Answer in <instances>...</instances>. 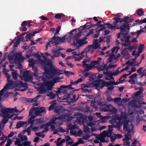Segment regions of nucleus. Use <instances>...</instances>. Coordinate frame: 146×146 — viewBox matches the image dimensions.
<instances>
[{"mask_svg": "<svg viewBox=\"0 0 146 146\" xmlns=\"http://www.w3.org/2000/svg\"><path fill=\"white\" fill-rule=\"evenodd\" d=\"M60 119H64L67 121L71 120L72 119V117L70 116L68 114H62L60 115Z\"/></svg>", "mask_w": 146, "mask_h": 146, "instance_id": "nucleus-19", "label": "nucleus"}, {"mask_svg": "<svg viewBox=\"0 0 146 146\" xmlns=\"http://www.w3.org/2000/svg\"><path fill=\"white\" fill-rule=\"evenodd\" d=\"M21 142V141L20 139L18 138H16V141L15 142V145H17L18 144L20 143Z\"/></svg>", "mask_w": 146, "mask_h": 146, "instance_id": "nucleus-63", "label": "nucleus"}, {"mask_svg": "<svg viewBox=\"0 0 146 146\" xmlns=\"http://www.w3.org/2000/svg\"><path fill=\"white\" fill-rule=\"evenodd\" d=\"M30 72H31L27 70L23 73V76L25 81L27 82L32 80L33 76Z\"/></svg>", "mask_w": 146, "mask_h": 146, "instance_id": "nucleus-13", "label": "nucleus"}, {"mask_svg": "<svg viewBox=\"0 0 146 146\" xmlns=\"http://www.w3.org/2000/svg\"><path fill=\"white\" fill-rule=\"evenodd\" d=\"M3 72L6 74V76L7 77V80L8 79H9L10 78H11V76L7 73L8 71L6 68H3Z\"/></svg>", "mask_w": 146, "mask_h": 146, "instance_id": "nucleus-32", "label": "nucleus"}, {"mask_svg": "<svg viewBox=\"0 0 146 146\" xmlns=\"http://www.w3.org/2000/svg\"><path fill=\"white\" fill-rule=\"evenodd\" d=\"M143 67H140L139 69L137 70V73L141 75L142 77L143 72L142 71L143 70Z\"/></svg>", "mask_w": 146, "mask_h": 146, "instance_id": "nucleus-46", "label": "nucleus"}, {"mask_svg": "<svg viewBox=\"0 0 146 146\" xmlns=\"http://www.w3.org/2000/svg\"><path fill=\"white\" fill-rule=\"evenodd\" d=\"M107 87L108 88L107 89L110 91L112 90L114 88V86L112 84L109 85Z\"/></svg>", "mask_w": 146, "mask_h": 146, "instance_id": "nucleus-58", "label": "nucleus"}, {"mask_svg": "<svg viewBox=\"0 0 146 146\" xmlns=\"http://www.w3.org/2000/svg\"><path fill=\"white\" fill-rule=\"evenodd\" d=\"M62 50V49L59 48L57 50L55 49H52V52L54 53V57H58L60 56V52L59 51Z\"/></svg>", "mask_w": 146, "mask_h": 146, "instance_id": "nucleus-20", "label": "nucleus"}, {"mask_svg": "<svg viewBox=\"0 0 146 146\" xmlns=\"http://www.w3.org/2000/svg\"><path fill=\"white\" fill-rule=\"evenodd\" d=\"M39 94H42L46 92L47 90H46V88L45 87H44L42 85V87H41L39 88Z\"/></svg>", "mask_w": 146, "mask_h": 146, "instance_id": "nucleus-25", "label": "nucleus"}, {"mask_svg": "<svg viewBox=\"0 0 146 146\" xmlns=\"http://www.w3.org/2000/svg\"><path fill=\"white\" fill-rule=\"evenodd\" d=\"M75 31V30L71 31L68 35V37L67 35H66L63 37L59 38V42L65 43L66 42V40H68V42H70L72 39L73 43L72 45L75 46L77 48H79L82 45L87 44L88 42L86 40L87 38L85 37L81 39H79V37L81 36V33L79 32L78 33L75 32L74 34L73 32Z\"/></svg>", "mask_w": 146, "mask_h": 146, "instance_id": "nucleus-2", "label": "nucleus"}, {"mask_svg": "<svg viewBox=\"0 0 146 146\" xmlns=\"http://www.w3.org/2000/svg\"><path fill=\"white\" fill-rule=\"evenodd\" d=\"M61 29L60 27L58 26V27L56 29V32L55 33L54 35H56L57 34H58L59 32H60V30Z\"/></svg>", "mask_w": 146, "mask_h": 146, "instance_id": "nucleus-60", "label": "nucleus"}, {"mask_svg": "<svg viewBox=\"0 0 146 146\" xmlns=\"http://www.w3.org/2000/svg\"><path fill=\"white\" fill-rule=\"evenodd\" d=\"M113 129H111L108 131H104V134L100 135L98 139L101 142L105 143V137L107 136L108 137H110L111 136L113 133Z\"/></svg>", "mask_w": 146, "mask_h": 146, "instance_id": "nucleus-11", "label": "nucleus"}, {"mask_svg": "<svg viewBox=\"0 0 146 146\" xmlns=\"http://www.w3.org/2000/svg\"><path fill=\"white\" fill-rule=\"evenodd\" d=\"M94 31V30L93 29H91V30H90V31L89 33L87 34V35L86 36V37H84V38L86 37L87 38V37L88 36L92 34L93 33ZM87 39V38L86 40Z\"/></svg>", "mask_w": 146, "mask_h": 146, "instance_id": "nucleus-49", "label": "nucleus"}, {"mask_svg": "<svg viewBox=\"0 0 146 146\" xmlns=\"http://www.w3.org/2000/svg\"><path fill=\"white\" fill-rule=\"evenodd\" d=\"M116 118L119 120L117 123V125L114 126V127H117L118 129H119L122 125H123V129L125 124L127 123V125L128 124L129 121L127 119V115L125 112L122 111L121 112L120 115L119 116H116Z\"/></svg>", "mask_w": 146, "mask_h": 146, "instance_id": "nucleus-6", "label": "nucleus"}, {"mask_svg": "<svg viewBox=\"0 0 146 146\" xmlns=\"http://www.w3.org/2000/svg\"><path fill=\"white\" fill-rule=\"evenodd\" d=\"M13 67V66L12 65H10V70H13V71L11 73V74H12V77L13 78L14 80H16L17 79L18 77H17V71L14 70L13 69H12L11 68Z\"/></svg>", "mask_w": 146, "mask_h": 146, "instance_id": "nucleus-18", "label": "nucleus"}, {"mask_svg": "<svg viewBox=\"0 0 146 146\" xmlns=\"http://www.w3.org/2000/svg\"><path fill=\"white\" fill-rule=\"evenodd\" d=\"M63 78L62 77H54L52 79V80L53 83H54V85L57 82L60 81V80Z\"/></svg>", "mask_w": 146, "mask_h": 146, "instance_id": "nucleus-27", "label": "nucleus"}, {"mask_svg": "<svg viewBox=\"0 0 146 146\" xmlns=\"http://www.w3.org/2000/svg\"><path fill=\"white\" fill-rule=\"evenodd\" d=\"M55 92L56 93V94L59 95L62 92L64 94H65L66 93V91L65 90L60 88H58L57 91H55Z\"/></svg>", "mask_w": 146, "mask_h": 146, "instance_id": "nucleus-30", "label": "nucleus"}, {"mask_svg": "<svg viewBox=\"0 0 146 146\" xmlns=\"http://www.w3.org/2000/svg\"><path fill=\"white\" fill-rule=\"evenodd\" d=\"M32 127H33L32 125H31L27 129V132L28 135H30L31 134V131Z\"/></svg>", "mask_w": 146, "mask_h": 146, "instance_id": "nucleus-39", "label": "nucleus"}, {"mask_svg": "<svg viewBox=\"0 0 146 146\" xmlns=\"http://www.w3.org/2000/svg\"><path fill=\"white\" fill-rule=\"evenodd\" d=\"M44 107H35L31 108L29 112V116L31 115L30 118L33 119L36 117L39 116L42 113L45 112Z\"/></svg>", "mask_w": 146, "mask_h": 146, "instance_id": "nucleus-7", "label": "nucleus"}, {"mask_svg": "<svg viewBox=\"0 0 146 146\" xmlns=\"http://www.w3.org/2000/svg\"><path fill=\"white\" fill-rule=\"evenodd\" d=\"M98 48L101 49L100 48V45L98 43V40L96 39L93 40L92 44L88 46L87 47L85 48V50L86 52H88L90 50L92 52H93L94 50Z\"/></svg>", "mask_w": 146, "mask_h": 146, "instance_id": "nucleus-9", "label": "nucleus"}, {"mask_svg": "<svg viewBox=\"0 0 146 146\" xmlns=\"http://www.w3.org/2000/svg\"><path fill=\"white\" fill-rule=\"evenodd\" d=\"M22 35H20L17 36V38L16 41L20 42L21 41L23 40V37L22 36Z\"/></svg>", "mask_w": 146, "mask_h": 146, "instance_id": "nucleus-50", "label": "nucleus"}, {"mask_svg": "<svg viewBox=\"0 0 146 146\" xmlns=\"http://www.w3.org/2000/svg\"><path fill=\"white\" fill-rule=\"evenodd\" d=\"M28 61L29 62V66H32L33 70L34 71V72L33 74L35 77H38V70L37 68L34 65L35 64V61L33 59L30 58L29 60Z\"/></svg>", "mask_w": 146, "mask_h": 146, "instance_id": "nucleus-12", "label": "nucleus"}, {"mask_svg": "<svg viewBox=\"0 0 146 146\" xmlns=\"http://www.w3.org/2000/svg\"><path fill=\"white\" fill-rule=\"evenodd\" d=\"M90 60L88 59H85L84 61L82 62L83 64H87V63H90Z\"/></svg>", "mask_w": 146, "mask_h": 146, "instance_id": "nucleus-56", "label": "nucleus"}, {"mask_svg": "<svg viewBox=\"0 0 146 146\" xmlns=\"http://www.w3.org/2000/svg\"><path fill=\"white\" fill-rule=\"evenodd\" d=\"M144 45L143 44H141L139 46L138 48V50L141 52L142 51V50L143 49V48H144Z\"/></svg>", "mask_w": 146, "mask_h": 146, "instance_id": "nucleus-45", "label": "nucleus"}, {"mask_svg": "<svg viewBox=\"0 0 146 146\" xmlns=\"http://www.w3.org/2000/svg\"><path fill=\"white\" fill-rule=\"evenodd\" d=\"M136 23H134L132 25H131V27H133L135 25H137V24H142L141 23V20L138 19L135 21Z\"/></svg>", "mask_w": 146, "mask_h": 146, "instance_id": "nucleus-40", "label": "nucleus"}, {"mask_svg": "<svg viewBox=\"0 0 146 146\" xmlns=\"http://www.w3.org/2000/svg\"><path fill=\"white\" fill-rule=\"evenodd\" d=\"M118 26L117 24V23H116V22L115 21H114L113 23V25L111 24L112 27L111 28V30L115 31L116 29H120L118 27Z\"/></svg>", "mask_w": 146, "mask_h": 146, "instance_id": "nucleus-28", "label": "nucleus"}, {"mask_svg": "<svg viewBox=\"0 0 146 146\" xmlns=\"http://www.w3.org/2000/svg\"><path fill=\"white\" fill-rule=\"evenodd\" d=\"M33 54L32 53H30L28 54V53H27L26 55V57L27 58H29L30 57L33 56Z\"/></svg>", "mask_w": 146, "mask_h": 146, "instance_id": "nucleus-62", "label": "nucleus"}, {"mask_svg": "<svg viewBox=\"0 0 146 146\" xmlns=\"http://www.w3.org/2000/svg\"><path fill=\"white\" fill-rule=\"evenodd\" d=\"M121 72H119L118 69H117L115 70V72H113L111 73L112 75V76H115L116 75L119 74Z\"/></svg>", "mask_w": 146, "mask_h": 146, "instance_id": "nucleus-54", "label": "nucleus"}, {"mask_svg": "<svg viewBox=\"0 0 146 146\" xmlns=\"http://www.w3.org/2000/svg\"><path fill=\"white\" fill-rule=\"evenodd\" d=\"M109 82L103 81V80H102V81L101 82V84L100 85V88H102L105 86H106V87H108V86L109 85Z\"/></svg>", "mask_w": 146, "mask_h": 146, "instance_id": "nucleus-24", "label": "nucleus"}, {"mask_svg": "<svg viewBox=\"0 0 146 146\" xmlns=\"http://www.w3.org/2000/svg\"><path fill=\"white\" fill-rule=\"evenodd\" d=\"M120 83L119 82H113V81H110L109 82V85H110L111 84L113 86L114 85H116Z\"/></svg>", "mask_w": 146, "mask_h": 146, "instance_id": "nucleus-55", "label": "nucleus"}, {"mask_svg": "<svg viewBox=\"0 0 146 146\" xmlns=\"http://www.w3.org/2000/svg\"><path fill=\"white\" fill-rule=\"evenodd\" d=\"M25 123V122L20 121L17 123L16 127L18 129L23 126Z\"/></svg>", "mask_w": 146, "mask_h": 146, "instance_id": "nucleus-29", "label": "nucleus"}, {"mask_svg": "<svg viewBox=\"0 0 146 146\" xmlns=\"http://www.w3.org/2000/svg\"><path fill=\"white\" fill-rule=\"evenodd\" d=\"M115 19H116L115 21L116 23H117L119 22L121 23L123 22V19L122 18L116 17Z\"/></svg>", "mask_w": 146, "mask_h": 146, "instance_id": "nucleus-47", "label": "nucleus"}, {"mask_svg": "<svg viewBox=\"0 0 146 146\" xmlns=\"http://www.w3.org/2000/svg\"><path fill=\"white\" fill-rule=\"evenodd\" d=\"M64 16V14L63 13L57 14L55 15V17L57 19L60 18Z\"/></svg>", "mask_w": 146, "mask_h": 146, "instance_id": "nucleus-44", "label": "nucleus"}, {"mask_svg": "<svg viewBox=\"0 0 146 146\" xmlns=\"http://www.w3.org/2000/svg\"><path fill=\"white\" fill-rule=\"evenodd\" d=\"M45 77H43L42 79L44 81V82L42 84V85L46 88V90L49 91L51 90L53 86H54V83H53L52 80H50L48 81H47L46 79H48L46 78V75H45Z\"/></svg>", "mask_w": 146, "mask_h": 146, "instance_id": "nucleus-10", "label": "nucleus"}, {"mask_svg": "<svg viewBox=\"0 0 146 146\" xmlns=\"http://www.w3.org/2000/svg\"><path fill=\"white\" fill-rule=\"evenodd\" d=\"M124 130L127 131V133L125 134V135L129 136L131 137V130L130 127H129V124L127 125V123L126 124H125L124 126Z\"/></svg>", "mask_w": 146, "mask_h": 146, "instance_id": "nucleus-15", "label": "nucleus"}, {"mask_svg": "<svg viewBox=\"0 0 146 146\" xmlns=\"http://www.w3.org/2000/svg\"><path fill=\"white\" fill-rule=\"evenodd\" d=\"M133 16L131 15L129 17L127 16L123 18V22L124 23L119 28L121 33H123L129 31L130 29V27H131V25L129 23L132 22L133 20Z\"/></svg>", "mask_w": 146, "mask_h": 146, "instance_id": "nucleus-5", "label": "nucleus"}, {"mask_svg": "<svg viewBox=\"0 0 146 146\" xmlns=\"http://www.w3.org/2000/svg\"><path fill=\"white\" fill-rule=\"evenodd\" d=\"M82 81V79L80 78L78 79L77 81H76L74 82L71 80L70 81V83L72 85H76L78 84L79 82H81Z\"/></svg>", "mask_w": 146, "mask_h": 146, "instance_id": "nucleus-31", "label": "nucleus"}, {"mask_svg": "<svg viewBox=\"0 0 146 146\" xmlns=\"http://www.w3.org/2000/svg\"><path fill=\"white\" fill-rule=\"evenodd\" d=\"M121 99L120 98H115L113 99V101L115 102L116 103L118 102Z\"/></svg>", "mask_w": 146, "mask_h": 146, "instance_id": "nucleus-64", "label": "nucleus"}, {"mask_svg": "<svg viewBox=\"0 0 146 146\" xmlns=\"http://www.w3.org/2000/svg\"><path fill=\"white\" fill-rule=\"evenodd\" d=\"M60 36H57L54 35L51 39V42L53 45H57L59 42Z\"/></svg>", "mask_w": 146, "mask_h": 146, "instance_id": "nucleus-14", "label": "nucleus"}, {"mask_svg": "<svg viewBox=\"0 0 146 146\" xmlns=\"http://www.w3.org/2000/svg\"><path fill=\"white\" fill-rule=\"evenodd\" d=\"M123 142V145L124 146H128L130 145V143L129 141L124 140Z\"/></svg>", "mask_w": 146, "mask_h": 146, "instance_id": "nucleus-48", "label": "nucleus"}, {"mask_svg": "<svg viewBox=\"0 0 146 146\" xmlns=\"http://www.w3.org/2000/svg\"><path fill=\"white\" fill-rule=\"evenodd\" d=\"M110 138L111 139V141L112 142H114L115 140L117 139V137L115 135H114V136H111L110 137Z\"/></svg>", "mask_w": 146, "mask_h": 146, "instance_id": "nucleus-53", "label": "nucleus"}, {"mask_svg": "<svg viewBox=\"0 0 146 146\" xmlns=\"http://www.w3.org/2000/svg\"><path fill=\"white\" fill-rule=\"evenodd\" d=\"M97 78V76L96 75L92 74L90 76V81L93 82L95 81V79Z\"/></svg>", "mask_w": 146, "mask_h": 146, "instance_id": "nucleus-34", "label": "nucleus"}, {"mask_svg": "<svg viewBox=\"0 0 146 146\" xmlns=\"http://www.w3.org/2000/svg\"><path fill=\"white\" fill-rule=\"evenodd\" d=\"M93 68L94 67V66L98 64H100L98 61H94L90 62Z\"/></svg>", "mask_w": 146, "mask_h": 146, "instance_id": "nucleus-43", "label": "nucleus"}, {"mask_svg": "<svg viewBox=\"0 0 146 146\" xmlns=\"http://www.w3.org/2000/svg\"><path fill=\"white\" fill-rule=\"evenodd\" d=\"M102 81V80H99L95 81L93 82V85L96 87H100L101 84V82Z\"/></svg>", "mask_w": 146, "mask_h": 146, "instance_id": "nucleus-22", "label": "nucleus"}, {"mask_svg": "<svg viewBox=\"0 0 146 146\" xmlns=\"http://www.w3.org/2000/svg\"><path fill=\"white\" fill-rule=\"evenodd\" d=\"M61 109L59 107H55L54 108V111L56 113H60L61 112Z\"/></svg>", "mask_w": 146, "mask_h": 146, "instance_id": "nucleus-36", "label": "nucleus"}, {"mask_svg": "<svg viewBox=\"0 0 146 146\" xmlns=\"http://www.w3.org/2000/svg\"><path fill=\"white\" fill-rule=\"evenodd\" d=\"M106 65H105L104 66H100L99 68V69L100 70L104 71L106 70Z\"/></svg>", "mask_w": 146, "mask_h": 146, "instance_id": "nucleus-59", "label": "nucleus"}, {"mask_svg": "<svg viewBox=\"0 0 146 146\" xmlns=\"http://www.w3.org/2000/svg\"><path fill=\"white\" fill-rule=\"evenodd\" d=\"M42 57L44 60H40V63L42 68L44 69L46 78L50 79L54 75L59 76L62 74V71L61 70H57L53 67L52 61L50 59H47L43 53H42Z\"/></svg>", "mask_w": 146, "mask_h": 146, "instance_id": "nucleus-1", "label": "nucleus"}, {"mask_svg": "<svg viewBox=\"0 0 146 146\" xmlns=\"http://www.w3.org/2000/svg\"><path fill=\"white\" fill-rule=\"evenodd\" d=\"M31 36L29 34H27L25 36V38H26V41H27L28 40H31Z\"/></svg>", "mask_w": 146, "mask_h": 146, "instance_id": "nucleus-61", "label": "nucleus"}, {"mask_svg": "<svg viewBox=\"0 0 146 146\" xmlns=\"http://www.w3.org/2000/svg\"><path fill=\"white\" fill-rule=\"evenodd\" d=\"M10 89V88L9 87L8 84L6 83V85L4 88L0 91V96H2L7 90Z\"/></svg>", "mask_w": 146, "mask_h": 146, "instance_id": "nucleus-21", "label": "nucleus"}, {"mask_svg": "<svg viewBox=\"0 0 146 146\" xmlns=\"http://www.w3.org/2000/svg\"><path fill=\"white\" fill-rule=\"evenodd\" d=\"M20 134H19L18 137L21 138V139L22 141L27 140L28 139L26 136L23 135L22 136L21 135V136H20Z\"/></svg>", "mask_w": 146, "mask_h": 146, "instance_id": "nucleus-41", "label": "nucleus"}, {"mask_svg": "<svg viewBox=\"0 0 146 146\" xmlns=\"http://www.w3.org/2000/svg\"><path fill=\"white\" fill-rule=\"evenodd\" d=\"M138 103L139 104V107H141L142 106V104L146 105V103L144 102H142L140 101H138Z\"/></svg>", "mask_w": 146, "mask_h": 146, "instance_id": "nucleus-57", "label": "nucleus"}, {"mask_svg": "<svg viewBox=\"0 0 146 146\" xmlns=\"http://www.w3.org/2000/svg\"><path fill=\"white\" fill-rule=\"evenodd\" d=\"M130 36H127L126 34H123L121 33H119L118 34L117 39L115 42L116 44L118 45L120 44L125 47L128 46V49L131 50L133 49V47L130 46Z\"/></svg>", "mask_w": 146, "mask_h": 146, "instance_id": "nucleus-3", "label": "nucleus"}, {"mask_svg": "<svg viewBox=\"0 0 146 146\" xmlns=\"http://www.w3.org/2000/svg\"><path fill=\"white\" fill-rule=\"evenodd\" d=\"M57 95V94H54L52 92H51L50 93L47 95V96L50 97V98L52 99H54Z\"/></svg>", "mask_w": 146, "mask_h": 146, "instance_id": "nucleus-33", "label": "nucleus"}, {"mask_svg": "<svg viewBox=\"0 0 146 146\" xmlns=\"http://www.w3.org/2000/svg\"><path fill=\"white\" fill-rule=\"evenodd\" d=\"M96 103L95 101H92L91 102V106L92 107L97 110L98 109V108L96 105Z\"/></svg>", "mask_w": 146, "mask_h": 146, "instance_id": "nucleus-35", "label": "nucleus"}, {"mask_svg": "<svg viewBox=\"0 0 146 146\" xmlns=\"http://www.w3.org/2000/svg\"><path fill=\"white\" fill-rule=\"evenodd\" d=\"M90 135L89 134H88L87 135L83 136L82 138L84 140H88L90 138Z\"/></svg>", "mask_w": 146, "mask_h": 146, "instance_id": "nucleus-52", "label": "nucleus"}, {"mask_svg": "<svg viewBox=\"0 0 146 146\" xmlns=\"http://www.w3.org/2000/svg\"><path fill=\"white\" fill-rule=\"evenodd\" d=\"M143 90L142 89L141 87H139V91H137L134 95V97H139L140 96V95L142 93Z\"/></svg>", "mask_w": 146, "mask_h": 146, "instance_id": "nucleus-26", "label": "nucleus"}, {"mask_svg": "<svg viewBox=\"0 0 146 146\" xmlns=\"http://www.w3.org/2000/svg\"><path fill=\"white\" fill-rule=\"evenodd\" d=\"M57 120H61L60 116L52 118L50 120L49 122L47 123L50 125L52 124H56L58 123V122H56Z\"/></svg>", "mask_w": 146, "mask_h": 146, "instance_id": "nucleus-17", "label": "nucleus"}, {"mask_svg": "<svg viewBox=\"0 0 146 146\" xmlns=\"http://www.w3.org/2000/svg\"><path fill=\"white\" fill-rule=\"evenodd\" d=\"M90 23L91 22H90L89 23H86L83 26V29L84 30L89 29L90 28H88L90 26Z\"/></svg>", "mask_w": 146, "mask_h": 146, "instance_id": "nucleus-37", "label": "nucleus"}, {"mask_svg": "<svg viewBox=\"0 0 146 146\" xmlns=\"http://www.w3.org/2000/svg\"><path fill=\"white\" fill-rule=\"evenodd\" d=\"M8 86L9 88H11L12 86H13L15 87H22L27 88L28 87L27 84L25 83H23L20 80H17L16 81H14L11 78L7 80Z\"/></svg>", "mask_w": 146, "mask_h": 146, "instance_id": "nucleus-8", "label": "nucleus"}, {"mask_svg": "<svg viewBox=\"0 0 146 146\" xmlns=\"http://www.w3.org/2000/svg\"><path fill=\"white\" fill-rule=\"evenodd\" d=\"M50 125L47 122L45 124L41 125L40 126V128L42 129L43 128L44 129V130L47 131L48 130V127Z\"/></svg>", "mask_w": 146, "mask_h": 146, "instance_id": "nucleus-23", "label": "nucleus"}, {"mask_svg": "<svg viewBox=\"0 0 146 146\" xmlns=\"http://www.w3.org/2000/svg\"><path fill=\"white\" fill-rule=\"evenodd\" d=\"M1 111L2 113L3 117L4 119L2 120L3 123L5 124L8 121V119H10L15 115L14 112L20 113L21 111H19L15 107L13 108H8L5 109H2Z\"/></svg>", "mask_w": 146, "mask_h": 146, "instance_id": "nucleus-4", "label": "nucleus"}, {"mask_svg": "<svg viewBox=\"0 0 146 146\" xmlns=\"http://www.w3.org/2000/svg\"><path fill=\"white\" fill-rule=\"evenodd\" d=\"M137 76V74L135 73H134L133 74L129 76V78L131 80H133V79L134 78Z\"/></svg>", "mask_w": 146, "mask_h": 146, "instance_id": "nucleus-51", "label": "nucleus"}, {"mask_svg": "<svg viewBox=\"0 0 146 146\" xmlns=\"http://www.w3.org/2000/svg\"><path fill=\"white\" fill-rule=\"evenodd\" d=\"M83 67L86 71L90 70L93 68L91 62L90 64H83Z\"/></svg>", "mask_w": 146, "mask_h": 146, "instance_id": "nucleus-16", "label": "nucleus"}, {"mask_svg": "<svg viewBox=\"0 0 146 146\" xmlns=\"http://www.w3.org/2000/svg\"><path fill=\"white\" fill-rule=\"evenodd\" d=\"M143 11L141 9H138L137 11V13L139 15H141L143 13Z\"/></svg>", "mask_w": 146, "mask_h": 146, "instance_id": "nucleus-42", "label": "nucleus"}, {"mask_svg": "<svg viewBox=\"0 0 146 146\" xmlns=\"http://www.w3.org/2000/svg\"><path fill=\"white\" fill-rule=\"evenodd\" d=\"M120 48L118 46H116L114 47L112 50L111 51L113 53H114L115 52H117L118 50Z\"/></svg>", "mask_w": 146, "mask_h": 146, "instance_id": "nucleus-38", "label": "nucleus"}]
</instances>
